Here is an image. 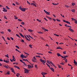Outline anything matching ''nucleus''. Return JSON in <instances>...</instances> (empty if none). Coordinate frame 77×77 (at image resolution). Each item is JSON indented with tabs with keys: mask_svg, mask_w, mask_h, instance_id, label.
Masks as SVG:
<instances>
[{
	"mask_svg": "<svg viewBox=\"0 0 77 77\" xmlns=\"http://www.w3.org/2000/svg\"><path fill=\"white\" fill-rule=\"evenodd\" d=\"M40 60L41 61V62H42L43 63H46V60L45 59V61H44V60H42V59H40Z\"/></svg>",
	"mask_w": 77,
	"mask_h": 77,
	"instance_id": "f257e3e1",
	"label": "nucleus"
},
{
	"mask_svg": "<svg viewBox=\"0 0 77 77\" xmlns=\"http://www.w3.org/2000/svg\"><path fill=\"white\" fill-rule=\"evenodd\" d=\"M24 71H25V73H29V70H28V69H26V70H24Z\"/></svg>",
	"mask_w": 77,
	"mask_h": 77,
	"instance_id": "f03ea898",
	"label": "nucleus"
},
{
	"mask_svg": "<svg viewBox=\"0 0 77 77\" xmlns=\"http://www.w3.org/2000/svg\"><path fill=\"white\" fill-rule=\"evenodd\" d=\"M27 9L26 8H22V11L23 12H25L26 10Z\"/></svg>",
	"mask_w": 77,
	"mask_h": 77,
	"instance_id": "7ed1b4c3",
	"label": "nucleus"
},
{
	"mask_svg": "<svg viewBox=\"0 0 77 77\" xmlns=\"http://www.w3.org/2000/svg\"><path fill=\"white\" fill-rule=\"evenodd\" d=\"M3 61L5 63H8L9 62V60L8 59V61H7V60H4Z\"/></svg>",
	"mask_w": 77,
	"mask_h": 77,
	"instance_id": "20e7f679",
	"label": "nucleus"
},
{
	"mask_svg": "<svg viewBox=\"0 0 77 77\" xmlns=\"http://www.w3.org/2000/svg\"><path fill=\"white\" fill-rule=\"evenodd\" d=\"M20 57L22 58V59H23V58H24V57H25V55H23V54H21L20 55Z\"/></svg>",
	"mask_w": 77,
	"mask_h": 77,
	"instance_id": "39448f33",
	"label": "nucleus"
},
{
	"mask_svg": "<svg viewBox=\"0 0 77 77\" xmlns=\"http://www.w3.org/2000/svg\"><path fill=\"white\" fill-rule=\"evenodd\" d=\"M3 12H7V10H6V9L5 8H3Z\"/></svg>",
	"mask_w": 77,
	"mask_h": 77,
	"instance_id": "423d86ee",
	"label": "nucleus"
},
{
	"mask_svg": "<svg viewBox=\"0 0 77 77\" xmlns=\"http://www.w3.org/2000/svg\"><path fill=\"white\" fill-rule=\"evenodd\" d=\"M50 69L52 70V71L53 72H54V68H53V67H50Z\"/></svg>",
	"mask_w": 77,
	"mask_h": 77,
	"instance_id": "0eeeda50",
	"label": "nucleus"
},
{
	"mask_svg": "<svg viewBox=\"0 0 77 77\" xmlns=\"http://www.w3.org/2000/svg\"><path fill=\"white\" fill-rule=\"evenodd\" d=\"M13 59H12L13 60H14V61H16L15 60L16 59L15 58V57H14V56H12Z\"/></svg>",
	"mask_w": 77,
	"mask_h": 77,
	"instance_id": "6e6552de",
	"label": "nucleus"
},
{
	"mask_svg": "<svg viewBox=\"0 0 77 77\" xmlns=\"http://www.w3.org/2000/svg\"><path fill=\"white\" fill-rule=\"evenodd\" d=\"M11 72H14V69L13 68H11Z\"/></svg>",
	"mask_w": 77,
	"mask_h": 77,
	"instance_id": "1a4fd4ad",
	"label": "nucleus"
},
{
	"mask_svg": "<svg viewBox=\"0 0 77 77\" xmlns=\"http://www.w3.org/2000/svg\"><path fill=\"white\" fill-rule=\"evenodd\" d=\"M69 29L70 31H71L72 32H74V31L72 29H71V28H69Z\"/></svg>",
	"mask_w": 77,
	"mask_h": 77,
	"instance_id": "9d476101",
	"label": "nucleus"
},
{
	"mask_svg": "<svg viewBox=\"0 0 77 77\" xmlns=\"http://www.w3.org/2000/svg\"><path fill=\"white\" fill-rule=\"evenodd\" d=\"M31 5H33L35 7H36V6H37L36 5L35 3H31Z\"/></svg>",
	"mask_w": 77,
	"mask_h": 77,
	"instance_id": "9b49d317",
	"label": "nucleus"
},
{
	"mask_svg": "<svg viewBox=\"0 0 77 77\" xmlns=\"http://www.w3.org/2000/svg\"><path fill=\"white\" fill-rule=\"evenodd\" d=\"M19 34L20 35V36H21V37H22L23 38H24V35H23L21 33H20Z\"/></svg>",
	"mask_w": 77,
	"mask_h": 77,
	"instance_id": "f8f14e48",
	"label": "nucleus"
},
{
	"mask_svg": "<svg viewBox=\"0 0 77 77\" xmlns=\"http://www.w3.org/2000/svg\"><path fill=\"white\" fill-rule=\"evenodd\" d=\"M59 3H52V5H58Z\"/></svg>",
	"mask_w": 77,
	"mask_h": 77,
	"instance_id": "ddd939ff",
	"label": "nucleus"
},
{
	"mask_svg": "<svg viewBox=\"0 0 77 77\" xmlns=\"http://www.w3.org/2000/svg\"><path fill=\"white\" fill-rule=\"evenodd\" d=\"M57 49H61V50H63V48H60V47H58L57 48Z\"/></svg>",
	"mask_w": 77,
	"mask_h": 77,
	"instance_id": "4468645a",
	"label": "nucleus"
},
{
	"mask_svg": "<svg viewBox=\"0 0 77 77\" xmlns=\"http://www.w3.org/2000/svg\"><path fill=\"white\" fill-rule=\"evenodd\" d=\"M71 11L72 12H75V9H72V10H71Z\"/></svg>",
	"mask_w": 77,
	"mask_h": 77,
	"instance_id": "2eb2a0df",
	"label": "nucleus"
},
{
	"mask_svg": "<svg viewBox=\"0 0 77 77\" xmlns=\"http://www.w3.org/2000/svg\"><path fill=\"white\" fill-rule=\"evenodd\" d=\"M14 67L16 68H17V69H20L19 67H18V66H15Z\"/></svg>",
	"mask_w": 77,
	"mask_h": 77,
	"instance_id": "dca6fc26",
	"label": "nucleus"
},
{
	"mask_svg": "<svg viewBox=\"0 0 77 77\" xmlns=\"http://www.w3.org/2000/svg\"><path fill=\"white\" fill-rule=\"evenodd\" d=\"M28 31H29V32H33V30H31V29H28Z\"/></svg>",
	"mask_w": 77,
	"mask_h": 77,
	"instance_id": "f3484780",
	"label": "nucleus"
},
{
	"mask_svg": "<svg viewBox=\"0 0 77 77\" xmlns=\"http://www.w3.org/2000/svg\"><path fill=\"white\" fill-rule=\"evenodd\" d=\"M36 20H37V21L39 22H41V20H39V19H37Z\"/></svg>",
	"mask_w": 77,
	"mask_h": 77,
	"instance_id": "a211bd4d",
	"label": "nucleus"
},
{
	"mask_svg": "<svg viewBox=\"0 0 77 77\" xmlns=\"http://www.w3.org/2000/svg\"><path fill=\"white\" fill-rule=\"evenodd\" d=\"M5 57H7V58H9L8 57V54H7V55H5Z\"/></svg>",
	"mask_w": 77,
	"mask_h": 77,
	"instance_id": "6ab92c4d",
	"label": "nucleus"
},
{
	"mask_svg": "<svg viewBox=\"0 0 77 77\" xmlns=\"http://www.w3.org/2000/svg\"><path fill=\"white\" fill-rule=\"evenodd\" d=\"M27 66L28 67V68L30 69V67H31V66L30 65H28Z\"/></svg>",
	"mask_w": 77,
	"mask_h": 77,
	"instance_id": "aec40b11",
	"label": "nucleus"
},
{
	"mask_svg": "<svg viewBox=\"0 0 77 77\" xmlns=\"http://www.w3.org/2000/svg\"><path fill=\"white\" fill-rule=\"evenodd\" d=\"M57 55L58 57H59V56H61L60 54H59V53H57Z\"/></svg>",
	"mask_w": 77,
	"mask_h": 77,
	"instance_id": "412c9836",
	"label": "nucleus"
},
{
	"mask_svg": "<svg viewBox=\"0 0 77 77\" xmlns=\"http://www.w3.org/2000/svg\"><path fill=\"white\" fill-rule=\"evenodd\" d=\"M66 23H67V24H69L70 25V24H71L69 22H68V21H66Z\"/></svg>",
	"mask_w": 77,
	"mask_h": 77,
	"instance_id": "4be33fe9",
	"label": "nucleus"
},
{
	"mask_svg": "<svg viewBox=\"0 0 77 77\" xmlns=\"http://www.w3.org/2000/svg\"><path fill=\"white\" fill-rule=\"evenodd\" d=\"M71 19H72V20L73 21L76 20L75 19L73 18H72Z\"/></svg>",
	"mask_w": 77,
	"mask_h": 77,
	"instance_id": "5701e85b",
	"label": "nucleus"
},
{
	"mask_svg": "<svg viewBox=\"0 0 77 77\" xmlns=\"http://www.w3.org/2000/svg\"><path fill=\"white\" fill-rule=\"evenodd\" d=\"M72 6H74L75 5V3L74 2H72Z\"/></svg>",
	"mask_w": 77,
	"mask_h": 77,
	"instance_id": "b1692460",
	"label": "nucleus"
},
{
	"mask_svg": "<svg viewBox=\"0 0 77 77\" xmlns=\"http://www.w3.org/2000/svg\"><path fill=\"white\" fill-rule=\"evenodd\" d=\"M6 8H7L8 9V10L10 9V8H9V7H8V6H6Z\"/></svg>",
	"mask_w": 77,
	"mask_h": 77,
	"instance_id": "393cba45",
	"label": "nucleus"
},
{
	"mask_svg": "<svg viewBox=\"0 0 77 77\" xmlns=\"http://www.w3.org/2000/svg\"><path fill=\"white\" fill-rule=\"evenodd\" d=\"M19 9H20L22 11V7L20 6L19 7Z\"/></svg>",
	"mask_w": 77,
	"mask_h": 77,
	"instance_id": "a878e982",
	"label": "nucleus"
},
{
	"mask_svg": "<svg viewBox=\"0 0 77 77\" xmlns=\"http://www.w3.org/2000/svg\"><path fill=\"white\" fill-rule=\"evenodd\" d=\"M54 35H56V36H57V37H58V36H59V35H57V34H54Z\"/></svg>",
	"mask_w": 77,
	"mask_h": 77,
	"instance_id": "bb28decb",
	"label": "nucleus"
},
{
	"mask_svg": "<svg viewBox=\"0 0 77 77\" xmlns=\"http://www.w3.org/2000/svg\"><path fill=\"white\" fill-rule=\"evenodd\" d=\"M15 50L16 51H18L19 52H20V51H18V49L17 48L15 49Z\"/></svg>",
	"mask_w": 77,
	"mask_h": 77,
	"instance_id": "cd10ccee",
	"label": "nucleus"
},
{
	"mask_svg": "<svg viewBox=\"0 0 77 77\" xmlns=\"http://www.w3.org/2000/svg\"><path fill=\"white\" fill-rule=\"evenodd\" d=\"M17 48H18L19 49L20 48L18 47V46L16 45L15 46Z\"/></svg>",
	"mask_w": 77,
	"mask_h": 77,
	"instance_id": "c85d7f7f",
	"label": "nucleus"
},
{
	"mask_svg": "<svg viewBox=\"0 0 77 77\" xmlns=\"http://www.w3.org/2000/svg\"><path fill=\"white\" fill-rule=\"evenodd\" d=\"M47 63H48L49 64H50V62H49V60H47Z\"/></svg>",
	"mask_w": 77,
	"mask_h": 77,
	"instance_id": "c756f323",
	"label": "nucleus"
},
{
	"mask_svg": "<svg viewBox=\"0 0 77 77\" xmlns=\"http://www.w3.org/2000/svg\"><path fill=\"white\" fill-rule=\"evenodd\" d=\"M35 56L36 57H39L40 58V55H35Z\"/></svg>",
	"mask_w": 77,
	"mask_h": 77,
	"instance_id": "7c9ffc66",
	"label": "nucleus"
},
{
	"mask_svg": "<svg viewBox=\"0 0 77 77\" xmlns=\"http://www.w3.org/2000/svg\"><path fill=\"white\" fill-rule=\"evenodd\" d=\"M29 46L30 47V48H32V45H29Z\"/></svg>",
	"mask_w": 77,
	"mask_h": 77,
	"instance_id": "2f4dec72",
	"label": "nucleus"
},
{
	"mask_svg": "<svg viewBox=\"0 0 77 77\" xmlns=\"http://www.w3.org/2000/svg\"><path fill=\"white\" fill-rule=\"evenodd\" d=\"M63 54H66V51H63Z\"/></svg>",
	"mask_w": 77,
	"mask_h": 77,
	"instance_id": "473e14b6",
	"label": "nucleus"
},
{
	"mask_svg": "<svg viewBox=\"0 0 77 77\" xmlns=\"http://www.w3.org/2000/svg\"><path fill=\"white\" fill-rule=\"evenodd\" d=\"M18 20L19 21H22V20H21V19H18Z\"/></svg>",
	"mask_w": 77,
	"mask_h": 77,
	"instance_id": "72a5a7b5",
	"label": "nucleus"
},
{
	"mask_svg": "<svg viewBox=\"0 0 77 77\" xmlns=\"http://www.w3.org/2000/svg\"><path fill=\"white\" fill-rule=\"evenodd\" d=\"M26 37L28 38H29V39H30V38L29 37V36H28V35H26Z\"/></svg>",
	"mask_w": 77,
	"mask_h": 77,
	"instance_id": "f704fd0d",
	"label": "nucleus"
},
{
	"mask_svg": "<svg viewBox=\"0 0 77 77\" xmlns=\"http://www.w3.org/2000/svg\"><path fill=\"white\" fill-rule=\"evenodd\" d=\"M38 32V33H39V34H43L42 32Z\"/></svg>",
	"mask_w": 77,
	"mask_h": 77,
	"instance_id": "c9c22d12",
	"label": "nucleus"
},
{
	"mask_svg": "<svg viewBox=\"0 0 77 77\" xmlns=\"http://www.w3.org/2000/svg\"><path fill=\"white\" fill-rule=\"evenodd\" d=\"M4 66L5 68H8V66H6V65H4Z\"/></svg>",
	"mask_w": 77,
	"mask_h": 77,
	"instance_id": "e433bc0d",
	"label": "nucleus"
},
{
	"mask_svg": "<svg viewBox=\"0 0 77 77\" xmlns=\"http://www.w3.org/2000/svg\"><path fill=\"white\" fill-rule=\"evenodd\" d=\"M21 24H22V25H24L25 24V23L24 22H21Z\"/></svg>",
	"mask_w": 77,
	"mask_h": 77,
	"instance_id": "4c0bfd02",
	"label": "nucleus"
},
{
	"mask_svg": "<svg viewBox=\"0 0 77 77\" xmlns=\"http://www.w3.org/2000/svg\"><path fill=\"white\" fill-rule=\"evenodd\" d=\"M44 11L45 12V13H46V14H47V11H46L45 10H44Z\"/></svg>",
	"mask_w": 77,
	"mask_h": 77,
	"instance_id": "58836bf2",
	"label": "nucleus"
},
{
	"mask_svg": "<svg viewBox=\"0 0 77 77\" xmlns=\"http://www.w3.org/2000/svg\"><path fill=\"white\" fill-rule=\"evenodd\" d=\"M74 22L76 24H77V20H75V21Z\"/></svg>",
	"mask_w": 77,
	"mask_h": 77,
	"instance_id": "ea45409f",
	"label": "nucleus"
},
{
	"mask_svg": "<svg viewBox=\"0 0 77 77\" xmlns=\"http://www.w3.org/2000/svg\"><path fill=\"white\" fill-rule=\"evenodd\" d=\"M42 29L44 30V31H45V28H44V27H42Z\"/></svg>",
	"mask_w": 77,
	"mask_h": 77,
	"instance_id": "a19ab883",
	"label": "nucleus"
},
{
	"mask_svg": "<svg viewBox=\"0 0 77 77\" xmlns=\"http://www.w3.org/2000/svg\"><path fill=\"white\" fill-rule=\"evenodd\" d=\"M26 40H28L29 41H30V40H31V39H29L28 38H26Z\"/></svg>",
	"mask_w": 77,
	"mask_h": 77,
	"instance_id": "79ce46f5",
	"label": "nucleus"
},
{
	"mask_svg": "<svg viewBox=\"0 0 77 77\" xmlns=\"http://www.w3.org/2000/svg\"><path fill=\"white\" fill-rule=\"evenodd\" d=\"M56 20H57V21L60 22V20H59L58 19H56Z\"/></svg>",
	"mask_w": 77,
	"mask_h": 77,
	"instance_id": "37998d69",
	"label": "nucleus"
},
{
	"mask_svg": "<svg viewBox=\"0 0 77 77\" xmlns=\"http://www.w3.org/2000/svg\"><path fill=\"white\" fill-rule=\"evenodd\" d=\"M11 40H14V38H12V37H11Z\"/></svg>",
	"mask_w": 77,
	"mask_h": 77,
	"instance_id": "c03bdc74",
	"label": "nucleus"
},
{
	"mask_svg": "<svg viewBox=\"0 0 77 77\" xmlns=\"http://www.w3.org/2000/svg\"><path fill=\"white\" fill-rule=\"evenodd\" d=\"M58 68H61V67L60 65H58Z\"/></svg>",
	"mask_w": 77,
	"mask_h": 77,
	"instance_id": "a18cd8bd",
	"label": "nucleus"
},
{
	"mask_svg": "<svg viewBox=\"0 0 77 77\" xmlns=\"http://www.w3.org/2000/svg\"><path fill=\"white\" fill-rule=\"evenodd\" d=\"M7 38L8 39V40H11V39L9 38H8V37Z\"/></svg>",
	"mask_w": 77,
	"mask_h": 77,
	"instance_id": "49530a36",
	"label": "nucleus"
},
{
	"mask_svg": "<svg viewBox=\"0 0 77 77\" xmlns=\"http://www.w3.org/2000/svg\"><path fill=\"white\" fill-rule=\"evenodd\" d=\"M21 42H24V40H23V39H22Z\"/></svg>",
	"mask_w": 77,
	"mask_h": 77,
	"instance_id": "de8ad7c7",
	"label": "nucleus"
},
{
	"mask_svg": "<svg viewBox=\"0 0 77 77\" xmlns=\"http://www.w3.org/2000/svg\"><path fill=\"white\" fill-rule=\"evenodd\" d=\"M50 13V12L48 13V12H47V14L49 15Z\"/></svg>",
	"mask_w": 77,
	"mask_h": 77,
	"instance_id": "09e8293b",
	"label": "nucleus"
},
{
	"mask_svg": "<svg viewBox=\"0 0 77 77\" xmlns=\"http://www.w3.org/2000/svg\"><path fill=\"white\" fill-rule=\"evenodd\" d=\"M8 32H10L11 31V30L10 29H8Z\"/></svg>",
	"mask_w": 77,
	"mask_h": 77,
	"instance_id": "8fccbe9b",
	"label": "nucleus"
},
{
	"mask_svg": "<svg viewBox=\"0 0 77 77\" xmlns=\"http://www.w3.org/2000/svg\"><path fill=\"white\" fill-rule=\"evenodd\" d=\"M32 62H36V61H35V60H33H33H32Z\"/></svg>",
	"mask_w": 77,
	"mask_h": 77,
	"instance_id": "3c124183",
	"label": "nucleus"
},
{
	"mask_svg": "<svg viewBox=\"0 0 77 77\" xmlns=\"http://www.w3.org/2000/svg\"><path fill=\"white\" fill-rule=\"evenodd\" d=\"M24 53L28 55H29V54L28 53H26V52H24Z\"/></svg>",
	"mask_w": 77,
	"mask_h": 77,
	"instance_id": "603ef678",
	"label": "nucleus"
},
{
	"mask_svg": "<svg viewBox=\"0 0 77 77\" xmlns=\"http://www.w3.org/2000/svg\"><path fill=\"white\" fill-rule=\"evenodd\" d=\"M7 74H8V75H10V72H7Z\"/></svg>",
	"mask_w": 77,
	"mask_h": 77,
	"instance_id": "864d4df0",
	"label": "nucleus"
},
{
	"mask_svg": "<svg viewBox=\"0 0 77 77\" xmlns=\"http://www.w3.org/2000/svg\"><path fill=\"white\" fill-rule=\"evenodd\" d=\"M60 64H61L62 65H64V64L63 63H60Z\"/></svg>",
	"mask_w": 77,
	"mask_h": 77,
	"instance_id": "5fc2aeb1",
	"label": "nucleus"
},
{
	"mask_svg": "<svg viewBox=\"0 0 77 77\" xmlns=\"http://www.w3.org/2000/svg\"><path fill=\"white\" fill-rule=\"evenodd\" d=\"M34 59L35 60H36V58L35 57H34Z\"/></svg>",
	"mask_w": 77,
	"mask_h": 77,
	"instance_id": "6e6d98bb",
	"label": "nucleus"
},
{
	"mask_svg": "<svg viewBox=\"0 0 77 77\" xmlns=\"http://www.w3.org/2000/svg\"><path fill=\"white\" fill-rule=\"evenodd\" d=\"M52 65H53V66H54L55 67H56V66H55L54 64L53 63H52Z\"/></svg>",
	"mask_w": 77,
	"mask_h": 77,
	"instance_id": "4d7b16f0",
	"label": "nucleus"
},
{
	"mask_svg": "<svg viewBox=\"0 0 77 77\" xmlns=\"http://www.w3.org/2000/svg\"><path fill=\"white\" fill-rule=\"evenodd\" d=\"M46 31H48V30L46 29H45V32H46Z\"/></svg>",
	"mask_w": 77,
	"mask_h": 77,
	"instance_id": "13d9d810",
	"label": "nucleus"
},
{
	"mask_svg": "<svg viewBox=\"0 0 77 77\" xmlns=\"http://www.w3.org/2000/svg\"><path fill=\"white\" fill-rule=\"evenodd\" d=\"M75 64L76 65L77 64V62H76V61H75Z\"/></svg>",
	"mask_w": 77,
	"mask_h": 77,
	"instance_id": "bf43d9fd",
	"label": "nucleus"
},
{
	"mask_svg": "<svg viewBox=\"0 0 77 77\" xmlns=\"http://www.w3.org/2000/svg\"><path fill=\"white\" fill-rule=\"evenodd\" d=\"M47 73H46L45 72H43V75H46Z\"/></svg>",
	"mask_w": 77,
	"mask_h": 77,
	"instance_id": "052dcab7",
	"label": "nucleus"
},
{
	"mask_svg": "<svg viewBox=\"0 0 77 77\" xmlns=\"http://www.w3.org/2000/svg\"><path fill=\"white\" fill-rule=\"evenodd\" d=\"M0 61L1 62H3V60H2V59H0Z\"/></svg>",
	"mask_w": 77,
	"mask_h": 77,
	"instance_id": "680f3d73",
	"label": "nucleus"
},
{
	"mask_svg": "<svg viewBox=\"0 0 77 77\" xmlns=\"http://www.w3.org/2000/svg\"><path fill=\"white\" fill-rule=\"evenodd\" d=\"M0 33H1L2 34H3L4 33V32H3L2 31L0 32Z\"/></svg>",
	"mask_w": 77,
	"mask_h": 77,
	"instance_id": "e2e57ef3",
	"label": "nucleus"
},
{
	"mask_svg": "<svg viewBox=\"0 0 77 77\" xmlns=\"http://www.w3.org/2000/svg\"><path fill=\"white\" fill-rule=\"evenodd\" d=\"M60 57H62V58H64V57L63 56H62V55H61V56H60Z\"/></svg>",
	"mask_w": 77,
	"mask_h": 77,
	"instance_id": "0e129e2a",
	"label": "nucleus"
},
{
	"mask_svg": "<svg viewBox=\"0 0 77 77\" xmlns=\"http://www.w3.org/2000/svg\"><path fill=\"white\" fill-rule=\"evenodd\" d=\"M48 66L49 68H51L50 67V65H49V64H48Z\"/></svg>",
	"mask_w": 77,
	"mask_h": 77,
	"instance_id": "69168bd1",
	"label": "nucleus"
},
{
	"mask_svg": "<svg viewBox=\"0 0 77 77\" xmlns=\"http://www.w3.org/2000/svg\"><path fill=\"white\" fill-rule=\"evenodd\" d=\"M48 53H50V54L52 53V52H51V51H48Z\"/></svg>",
	"mask_w": 77,
	"mask_h": 77,
	"instance_id": "338daca9",
	"label": "nucleus"
},
{
	"mask_svg": "<svg viewBox=\"0 0 77 77\" xmlns=\"http://www.w3.org/2000/svg\"><path fill=\"white\" fill-rule=\"evenodd\" d=\"M16 4H17V5H19V4L17 2H16Z\"/></svg>",
	"mask_w": 77,
	"mask_h": 77,
	"instance_id": "774afa93",
	"label": "nucleus"
}]
</instances>
